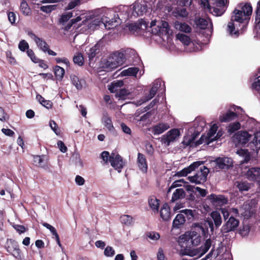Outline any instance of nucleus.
<instances>
[{
  "instance_id": "nucleus-1",
  "label": "nucleus",
  "mask_w": 260,
  "mask_h": 260,
  "mask_svg": "<svg viewBox=\"0 0 260 260\" xmlns=\"http://www.w3.org/2000/svg\"><path fill=\"white\" fill-rule=\"evenodd\" d=\"M252 13V7L250 3L240 4L233 11L231 21L228 23L227 31L230 35L238 37L243 32L245 26L244 21L250 19Z\"/></svg>"
},
{
  "instance_id": "nucleus-2",
  "label": "nucleus",
  "mask_w": 260,
  "mask_h": 260,
  "mask_svg": "<svg viewBox=\"0 0 260 260\" xmlns=\"http://www.w3.org/2000/svg\"><path fill=\"white\" fill-rule=\"evenodd\" d=\"M209 229L213 232L214 231V224L211 219H207L204 222L194 223L192 224L191 231L187 232L188 234L192 235H197L205 238L209 236Z\"/></svg>"
},
{
  "instance_id": "nucleus-3",
  "label": "nucleus",
  "mask_w": 260,
  "mask_h": 260,
  "mask_svg": "<svg viewBox=\"0 0 260 260\" xmlns=\"http://www.w3.org/2000/svg\"><path fill=\"white\" fill-rule=\"evenodd\" d=\"M101 157L105 164H107L109 161L111 166L119 172H121V170L123 167L122 157L118 154H115L112 153L110 155L108 151H104L101 154Z\"/></svg>"
},
{
  "instance_id": "nucleus-4",
  "label": "nucleus",
  "mask_w": 260,
  "mask_h": 260,
  "mask_svg": "<svg viewBox=\"0 0 260 260\" xmlns=\"http://www.w3.org/2000/svg\"><path fill=\"white\" fill-rule=\"evenodd\" d=\"M125 61V57L124 51L120 50L117 51L110 54L106 62V65L110 69H114L122 65Z\"/></svg>"
},
{
  "instance_id": "nucleus-5",
  "label": "nucleus",
  "mask_w": 260,
  "mask_h": 260,
  "mask_svg": "<svg viewBox=\"0 0 260 260\" xmlns=\"http://www.w3.org/2000/svg\"><path fill=\"white\" fill-rule=\"evenodd\" d=\"M5 247L7 251L16 258L19 260L23 259V253L19 248L18 242L14 239H7Z\"/></svg>"
},
{
  "instance_id": "nucleus-6",
  "label": "nucleus",
  "mask_w": 260,
  "mask_h": 260,
  "mask_svg": "<svg viewBox=\"0 0 260 260\" xmlns=\"http://www.w3.org/2000/svg\"><path fill=\"white\" fill-rule=\"evenodd\" d=\"M180 135V131L178 128H172L161 137V142L166 146H169L171 143L176 141Z\"/></svg>"
},
{
  "instance_id": "nucleus-7",
  "label": "nucleus",
  "mask_w": 260,
  "mask_h": 260,
  "mask_svg": "<svg viewBox=\"0 0 260 260\" xmlns=\"http://www.w3.org/2000/svg\"><path fill=\"white\" fill-rule=\"evenodd\" d=\"M147 3L144 0H137L134 4L131 17L136 18L145 14L148 9Z\"/></svg>"
},
{
  "instance_id": "nucleus-8",
  "label": "nucleus",
  "mask_w": 260,
  "mask_h": 260,
  "mask_svg": "<svg viewBox=\"0 0 260 260\" xmlns=\"http://www.w3.org/2000/svg\"><path fill=\"white\" fill-rule=\"evenodd\" d=\"M239 220L231 215L225 221L221 228V232L223 233H229L231 232H235L237 230L239 225Z\"/></svg>"
},
{
  "instance_id": "nucleus-9",
  "label": "nucleus",
  "mask_w": 260,
  "mask_h": 260,
  "mask_svg": "<svg viewBox=\"0 0 260 260\" xmlns=\"http://www.w3.org/2000/svg\"><path fill=\"white\" fill-rule=\"evenodd\" d=\"M216 169L229 170L233 167V159L228 157H218L213 161Z\"/></svg>"
},
{
  "instance_id": "nucleus-10",
  "label": "nucleus",
  "mask_w": 260,
  "mask_h": 260,
  "mask_svg": "<svg viewBox=\"0 0 260 260\" xmlns=\"http://www.w3.org/2000/svg\"><path fill=\"white\" fill-rule=\"evenodd\" d=\"M207 200L215 206H221L228 203V200L224 195H216L211 193L207 197Z\"/></svg>"
},
{
  "instance_id": "nucleus-11",
  "label": "nucleus",
  "mask_w": 260,
  "mask_h": 260,
  "mask_svg": "<svg viewBox=\"0 0 260 260\" xmlns=\"http://www.w3.org/2000/svg\"><path fill=\"white\" fill-rule=\"evenodd\" d=\"M246 178L251 181H255L260 185V168L252 167L246 173Z\"/></svg>"
},
{
  "instance_id": "nucleus-12",
  "label": "nucleus",
  "mask_w": 260,
  "mask_h": 260,
  "mask_svg": "<svg viewBox=\"0 0 260 260\" xmlns=\"http://www.w3.org/2000/svg\"><path fill=\"white\" fill-rule=\"evenodd\" d=\"M251 137L247 132L240 131L236 133L233 136V140L235 142L241 144H245L249 141Z\"/></svg>"
},
{
  "instance_id": "nucleus-13",
  "label": "nucleus",
  "mask_w": 260,
  "mask_h": 260,
  "mask_svg": "<svg viewBox=\"0 0 260 260\" xmlns=\"http://www.w3.org/2000/svg\"><path fill=\"white\" fill-rule=\"evenodd\" d=\"M28 35L34 40L36 43L38 48L44 52H46L48 50L49 45L47 42L41 38L38 37L36 34H35L32 31L28 32Z\"/></svg>"
},
{
  "instance_id": "nucleus-14",
  "label": "nucleus",
  "mask_w": 260,
  "mask_h": 260,
  "mask_svg": "<svg viewBox=\"0 0 260 260\" xmlns=\"http://www.w3.org/2000/svg\"><path fill=\"white\" fill-rule=\"evenodd\" d=\"M137 164L139 170L143 173L148 171V163L145 155L140 152L138 153Z\"/></svg>"
},
{
  "instance_id": "nucleus-15",
  "label": "nucleus",
  "mask_w": 260,
  "mask_h": 260,
  "mask_svg": "<svg viewBox=\"0 0 260 260\" xmlns=\"http://www.w3.org/2000/svg\"><path fill=\"white\" fill-rule=\"evenodd\" d=\"M170 128V125L167 123L161 122L153 125L150 129L154 135H159L164 133Z\"/></svg>"
},
{
  "instance_id": "nucleus-16",
  "label": "nucleus",
  "mask_w": 260,
  "mask_h": 260,
  "mask_svg": "<svg viewBox=\"0 0 260 260\" xmlns=\"http://www.w3.org/2000/svg\"><path fill=\"white\" fill-rule=\"evenodd\" d=\"M184 237H180L181 240H184V241H190L193 245L196 246L200 244L202 236H197V235H192L191 234H188L186 233L183 235Z\"/></svg>"
},
{
  "instance_id": "nucleus-17",
  "label": "nucleus",
  "mask_w": 260,
  "mask_h": 260,
  "mask_svg": "<svg viewBox=\"0 0 260 260\" xmlns=\"http://www.w3.org/2000/svg\"><path fill=\"white\" fill-rule=\"evenodd\" d=\"M238 117V115L236 113L229 110L219 117V120L221 122H227L236 119Z\"/></svg>"
},
{
  "instance_id": "nucleus-18",
  "label": "nucleus",
  "mask_w": 260,
  "mask_h": 260,
  "mask_svg": "<svg viewBox=\"0 0 260 260\" xmlns=\"http://www.w3.org/2000/svg\"><path fill=\"white\" fill-rule=\"evenodd\" d=\"M160 216L162 220L168 221L171 219L170 208L167 203H165L160 209Z\"/></svg>"
},
{
  "instance_id": "nucleus-19",
  "label": "nucleus",
  "mask_w": 260,
  "mask_h": 260,
  "mask_svg": "<svg viewBox=\"0 0 260 260\" xmlns=\"http://www.w3.org/2000/svg\"><path fill=\"white\" fill-rule=\"evenodd\" d=\"M204 169L201 168V171L196 173L197 179L200 184L205 182L207 180V177L209 173V170L205 166H203Z\"/></svg>"
},
{
  "instance_id": "nucleus-20",
  "label": "nucleus",
  "mask_w": 260,
  "mask_h": 260,
  "mask_svg": "<svg viewBox=\"0 0 260 260\" xmlns=\"http://www.w3.org/2000/svg\"><path fill=\"white\" fill-rule=\"evenodd\" d=\"M102 122L109 131H112L114 129L112 119L108 113H105L103 114Z\"/></svg>"
},
{
  "instance_id": "nucleus-21",
  "label": "nucleus",
  "mask_w": 260,
  "mask_h": 260,
  "mask_svg": "<svg viewBox=\"0 0 260 260\" xmlns=\"http://www.w3.org/2000/svg\"><path fill=\"white\" fill-rule=\"evenodd\" d=\"M185 217L183 214H178L173 220L172 226L173 228L179 229L185 221Z\"/></svg>"
},
{
  "instance_id": "nucleus-22",
  "label": "nucleus",
  "mask_w": 260,
  "mask_h": 260,
  "mask_svg": "<svg viewBox=\"0 0 260 260\" xmlns=\"http://www.w3.org/2000/svg\"><path fill=\"white\" fill-rule=\"evenodd\" d=\"M185 198V193L183 188H177L175 190V192L173 193L172 197L171 200L172 203Z\"/></svg>"
},
{
  "instance_id": "nucleus-23",
  "label": "nucleus",
  "mask_w": 260,
  "mask_h": 260,
  "mask_svg": "<svg viewBox=\"0 0 260 260\" xmlns=\"http://www.w3.org/2000/svg\"><path fill=\"white\" fill-rule=\"evenodd\" d=\"M123 85V82L121 80L115 81L109 86L108 89L111 93H116Z\"/></svg>"
},
{
  "instance_id": "nucleus-24",
  "label": "nucleus",
  "mask_w": 260,
  "mask_h": 260,
  "mask_svg": "<svg viewBox=\"0 0 260 260\" xmlns=\"http://www.w3.org/2000/svg\"><path fill=\"white\" fill-rule=\"evenodd\" d=\"M211 246V240L210 239L206 240L205 243L202 245L198 249L199 257L205 254L209 249Z\"/></svg>"
},
{
  "instance_id": "nucleus-25",
  "label": "nucleus",
  "mask_w": 260,
  "mask_h": 260,
  "mask_svg": "<svg viewBox=\"0 0 260 260\" xmlns=\"http://www.w3.org/2000/svg\"><path fill=\"white\" fill-rule=\"evenodd\" d=\"M53 70L56 80L61 81L65 73L64 69L59 66H55Z\"/></svg>"
},
{
  "instance_id": "nucleus-26",
  "label": "nucleus",
  "mask_w": 260,
  "mask_h": 260,
  "mask_svg": "<svg viewBox=\"0 0 260 260\" xmlns=\"http://www.w3.org/2000/svg\"><path fill=\"white\" fill-rule=\"evenodd\" d=\"M100 45L98 44H95L94 46L91 47L89 52L87 53L89 61H91L93 58L95 57L96 55L99 52Z\"/></svg>"
},
{
  "instance_id": "nucleus-27",
  "label": "nucleus",
  "mask_w": 260,
  "mask_h": 260,
  "mask_svg": "<svg viewBox=\"0 0 260 260\" xmlns=\"http://www.w3.org/2000/svg\"><path fill=\"white\" fill-rule=\"evenodd\" d=\"M211 217L214 221L215 226L218 228L222 223L221 217L220 213L218 211H213L211 213Z\"/></svg>"
},
{
  "instance_id": "nucleus-28",
  "label": "nucleus",
  "mask_w": 260,
  "mask_h": 260,
  "mask_svg": "<svg viewBox=\"0 0 260 260\" xmlns=\"http://www.w3.org/2000/svg\"><path fill=\"white\" fill-rule=\"evenodd\" d=\"M72 83L76 87L78 90L82 89L83 87V80L80 79L77 76L73 75L71 76Z\"/></svg>"
},
{
  "instance_id": "nucleus-29",
  "label": "nucleus",
  "mask_w": 260,
  "mask_h": 260,
  "mask_svg": "<svg viewBox=\"0 0 260 260\" xmlns=\"http://www.w3.org/2000/svg\"><path fill=\"white\" fill-rule=\"evenodd\" d=\"M255 13V23L256 24L255 28L257 30V31H260V0L257 4Z\"/></svg>"
},
{
  "instance_id": "nucleus-30",
  "label": "nucleus",
  "mask_w": 260,
  "mask_h": 260,
  "mask_svg": "<svg viewBox=\"0 0 260 260\" xmlns=\"http://www.w3.org/2000/svg\"><path fill=\"white\" fill-rule=\"evenodd\" d=\"M20 9L22 13L25 16H29L31 14V10L27 2L25 0L22 1Z\"/></svg>"
},
{
  "instance_id": "nucleus-31",
  "label": "nucleus",
  "mask_w": 260,
  "mask_h": 260,
  "mask_svg": "<svg viewBox=\"0 0 260 260\" xmlns=\"http://www.w3.org/2000/svg\"><path fill=\"white\" fill-rule=\"evenodd\" d=\"M159 200L154 196L150 197L148 200L149 205L153 210L158 211L159 205Z\"/></svg>"
},
{
  "instance_id": "nucleus-32",
  "label": "nucleus",
  "mask_w": 260,
  "mask_h": 260,
  "mask_svg": "<svg viewBox=\"0 0 260 260\" xmlns=\"http://www.w3.org/2000/svg\"><path fill=\"white\" fill-rule=\"evenodd\" d=\"M176 39L181 42L184 45L188 46L191 42L190 38L187 35L178 33L176 35Z\"/></svg>"
},
{
  "instance_id": "nucleus-33",
  "label": "nucleus",
  "mask_w": 260,
  "mask_h": 260,
  "mask_svg": "<svg viewBox=\"0 0 260 260\" xmlns=\"http://www.w3.org/2000/svg\"><path fill=\"white\" fill-rule=\"evenodd\" d=\"M120 220L121 223L129 226L133 223V217L129 215H122L120 217Z\"/></svg>"
},
{
  "instance_id": "nucleus-34",
  "label": "nucleus",
  "mask_w": 260,
  "mask_h": 260,
  "mask_svg": "<svg viewBox=\"0 0 260 260\" xmlns=\"http://www.w3.org/2000/svg\"><path fill=\"white\" fill-rule=\"evenodd\" d=\"M209 23L212 26V23L210 19L206 20L204 18H200L198 20L197 25L201 29H205L207 28Z\"/></svg>"
},
{
  "instance_id": "nucleus-35",
  "label": "nucleus",
  "mask_w": 260,
  "mask_h": 260,
  "mask_svg": "<svg viewBox=\"0 0 260 260\" xmlns=\"http://www.w3.org/2000/svg\"><path fill=\"white\" fill-rule=\"evenodd\" d=\"M139 70V69L136 67L129 68L126 70H123L121 72V75L122 76H136Z\"/></svg>"
},
{
  "instance_id": "nucleus-36",
  "label": "nucleus",
  "mask_w": 260,
  "mask_h": 260,
  "mask_svg": "<svg viewBox=\"0 0 260 260\" xmlns=\"http://www.w3.org/2000/svg\"><path fill=\"white\" fill-rule=\"evenodd\" d=\"M241 128V124L239 122L237 121L234 123H231L229 125L228 132L232 134L235 132L239 130Z\"/></svg>"
},
{
  "instance_id": "nucleus-37",
  "label": "nucleus",
  "mask_w": 260,
  "mask_h": 260,
  "mask_svg": "<svg viewBox=\"0 0 260 260\" xmlns=\"http://www.w3.org/2000/svg\"><path fill=\"white\" fill-rule=\"evenodd\" d=\"M237 186L240 191H248L250 188V184L247 181L237 182Z\"/></svg>"
},
{
  "instance_id": "nucleus-38",
  "label": "nucleus",
  "mask_w": 260,
  "mask_h": 260,
  "mask_svg": "<svg viewBox=\"0 0 260 260\" xmlns=\"http://www.w3.org/2000/svg\"><path fill=\"white\" fill-rule=\"evenodd\" d=\"M226 8L222 7H211V11H210L214 15L216 16H221L225 11Z\"/></svg>"
},
{
  "instance_id": "nucleus-39",
  "label": "nucleus",
  "mask_w": 260,
  "mask_h": 260,
  "mask_svg": "<svg viewBox=\"0 0 260 260\" xmlns=\"http://www.w3.org/2000/svg\"><path fill=\"white\" fill-rule=\"evenodd\" d=\"M73 17V13L72 12H68L64 13L59 19V22L62 25H64L70 18Z\"/></svg>"
},
{
  "instance_id": "nucleus-40",
  "label": "nucleus",
  "mask_w": 260,
  "mask_h": 260,
  "mask_svg": "<svg viewBox=\"0 0 260 260\" xmlns=\"http://www.w3.org/2000/svg\"><path fill=\"white\" fill-rule=\"evenodd\" d=\"M73 61L75 64L81 66L84 63V58L81 53H78L73 57Z\"/></svg>"
},
{
  "instance_id": "nucleus-41",
  "label": "nucleus",
  "mask_w": 260,
  "mask_h": 260,
  "mask_svg": "<svg viewBox=\"0 0 260 260\" xmlns=\"http://www.w3.org/2000/svg\"><path fill=\"white\" fill-rule=\"evenodd\" d=\"M178 26L177 28L181 31L188 33L191 30V28L187 24L185 23H180L177 25Z\"/></svg>"
},
{
  "instance_id": "nucleus-42",
  "label": "nucleus",
  "mask_w": 260,
  "mask_h": 260,
  "mask_svg": "<svg viewBox=\"0 0 260 260\" xmlns=\"http://www.w3.org/2000/svg\"><path fill=\"white\" fill-rule=\"evenodd\" d=\"M57 8L56 5H48V6H41L40 7V9L41 11L46 13H50L52 11L55 10Z\"/></svg>"
},
{
  "instance_id": "nucleus-43",
  "label": "nucleus",
  "mask_w": 260,
  "mask_h": 260,
  "mask_svg": "<svg viewBox=\"0 0 260 260\" xmlns=\"http://www.w3.org/2000/svg\"><path fill=\"white\" fill-rule=\"evenodd\" d=\"M173 13L176 14V15L183 17H186L188 15V13L185 8H177Z\"/></svg>"
},
{
  "instance_id": "nucleus-44",
  "label": "nucleus",
  "mask_w": 260,
  "mask_h": 260,
  "mask_svg": "<svg viewBox=\"0 0 260 260\" xmlns=\"http://www.w3.org/2000/svg\"><path fill=\"white\" fill-rule=\"evenodd\" d=\"M104 255L107 257H112L115 254V250L110 246H107L104 251Z\"/></svg>"
},
{
  "instance_id": "nucleus-45",
  "label": "nucleus",
  "mask_w": 260,
  "mask_h": 260,
  "mask_svg": "<svg viewBox=\"0 0 260 260\" xmlns=\"http://www.w3.org/2000/svg\"><path fill=\"white\" fill-rule=\"evenodd\" d=\"M146 235L152 240L156 241L160 238L159 234L156 232L151 231L147 232Z\"/></svg>"
},
{
  "instance_id": "nucleus-46",
  "label": "nucleus",
  "mask_w": 260,
  "mask_h": 260,
  "mask_svg": "<svg viewBox=\"0 0 260 260\" xmlns=\"http://www.w3.org/2000/svg\"><path fill=\"white\" fill-rule=\"evenodd\" d=\"M158 30L155 29L156 31L154 30V29H152V33L155 34L156 35L160 36V35H167L169 34V31L170 30H167V31L165 30L164 29L159 27V25H157Z\"/></svg>"
},
{
  "instance_id": "nucleus-47",
  "label": "nucleus",
  "mask_w": 260,
  "mask_h": 260,
  "mask_svg": "<svg viewBox=\"0 0 260 260\" xmlns=\"http://www.w3.org/2000/svg\"><path fill=\"white\" fill-rule=\"evenodd\" d=\"M116 22H117L115 20L114 21H113V19H109L108 20L106 19V20L105 21L104 24L106 28L110 29L116 27L117 25V24H115Z\"/></svg>"
},
{
  "instance_id": "nucleus-48",
  "label": "nucleus",
  "mask_w": 260,
  "mask_h": 260,
  "mask_svg": "<svg viewBox=\"0 0 260 260\" xmlns=\"http://www.w3.org/2000/svg\"><path fill=\"white\" fill-rule=\"evenodd\" d=\"M129 94V92L125 88L120 89L116 92V95L122 99H125Z\"/></svg>"
},
{
  "instance_id": "nucleus-49",
  "label": "nucleus",
  "mask_w": 260,
  "mask_h": 260,
  "mask_svg": "<svg viewBox=\"0 0 260 260\" xmlns=\"http://www.w3.org/2000/svg\"><path fill=\"white\" fill-rule=\"evenodd\" d=\"M18 48L22 52L25 51L26 50H27L28 49H29L28 43L24 40L20 41L18 45Z\"/></svg>"
},
{
  "instance_id": "nucleus-50",
  "label": "nucleus",
  "mask_w": 260,
  "mask_h": 260,
  "mask_svg": "<svg viewBox=\"0 0 260 260\" xmlns=\"http://www.w3.org/2000/svg\"><path fill=\"white\" fill-rule=\"evenodd\" d=\"M183 213L188 220H192L194 218V213L192 210L185 209L181 211Z\"/></svg>"
},
{
  "instance_id": "nucleus-51",
  "label": "nucleus",
  "mask_w": 260,
  "mask_h": 260,
  "mask_svg": "<svg viewBox=\"0 0 260 260\" xmlns=\"http://www.w3.org/2000/svg\"><path fill=\"white\" fill-rule=\"evenodd\" d=\"M191 173L190 171L189 170L188 167H186L181 170L180 171H178L176 173L175 176H178V177H183V176H186L188 174Z\"/></svg>"
},
{
  "instance_id": "nucleus-52",
  "label": "nucleus",
  "mask_w": 260,
  "mask_h": 260,
  "mask_svg": "<svg viewBox=\"0 0 260 260\" xmlns=\"http://www.w3.org/2000/svg\"><path fill=\"white\" fill-rule=\"evenodd\" d=\"M204 142H207V144H209V139L207 136L202 135L199 140L194 142V146H197L202 144Z\"/></svg>"
},
{
  "instance_id": "nucleus-53",
  "label": "nucleus",
  "mask_w": 260,
  "mask_h": 260,
  "mask_svg": "<svg viewBox=\"0 0 260 260\" xmlns=\"http://www.w3.org/2000/svg\"><path fill=\"white\" fill-rule=\"evenodd\" d=\"M26 53L32 62L34 63H37V62L39 61V58L36 56L35 54L32 49H28L26 51Z\"/></svg>"
},
{
  "instance_id": "nucleus-54",
  "label": "nucleus",
  "mask_w": 260,
  "mask_h": 260,
  "mask_svg": "<svg viewBox=\"0 0 260 260\" xmlns=\"http://www.w3.org/2000/svg\"><path fill=\"white\" fill-rule=\"evenodd\" d=\"M9 119V115L5 112L4 109L0 107V120L4 122L7 121Z\"/></svg>"
},
{
  "instance_id": "nucleus-55",
  "label": "nucleus",
  "mask_w": 260,
  "mask_h": 260,
  "mask_svg": "<svg viewBox=\"0 0 260 260\" xmlns=\"http://www.w3.org/2000/svg\"><path fill=\"white\" fill-rule=\"evenodd\" d=\"M182 143L185 146H194L193 143L194 144V142H193V140H191V138L190 137L184 136Z\"/></svg>"
},
{
  "instance_id": "nucleus-56",
  "label": "nucleus",
  "mask_w": 260,
  "mask_h": 260,
  "mask_svg": "<svg viewBox=\"0 0 260 260\" xmlns=\"http://www.w3.org/2000/svg\"><path fill=\"white\" fill-rule=\"evenodd\" d=\"M49 125L51 129L57 135H59L60 130L58 129V125L54 120H50L49 122Z\"/></svg>"
},
{
  "instance_id": "nucleus-57",
  "label": "nucleus",
  "mask_w": 260,
  "mask_h": 260,
  "mask_svg": "<svg viewBox=\"0 0 260 260\" xmlns=\"http://www.w3.org/2000/svg\"><path fill=\"white\" fill-rule=\"evenodd\" d=\"M204 164L203 161H197L193 162L191 164H190L188 167L191 172L192 171L195 170L196 169L198 168L200 166L203 165Z\"/></svg>"
},
{
  "instance_id": "nucleus-58",
  "label": "nucleus",
  "mask_w": 260,
  "mask_h": 260,
  "mask_svg": "<svg viewBox=\"0 0 260 260\" xmlns=\"http://www.w3.org/2000/svg\"><path fill=\"white\" fill-rule=\"evenodd\" d=\"M55 60L56 61V63H64L67 67H69L70 64L69 59L65 57H56L55 58Z\"/></svg>"
},
{
  "instance_id": "nucleus-59",
  "label": "nucleus",
  "mask_w": 260,
  "mask_h": 260,
  "mask_svg": "<svg viewBox=\"0 0 260 260\" xmlns=\"http://www.w3.org/2000/svg\"><path fill=\"white\" fill-rule=\"evenodd\" d=\"M155 88H151L150 90L149 94L145 98V100L143 102H146L152 99L156 94V91L154 89Z\"/></svg>"
},
{
  "instance_id": "nucleus-60",
  "label": "nucleus",
  "mask_w": 260,
  "mask_h": 260,
  "mask_svg": "<svg viewBox=\"0 0 260 260\" xmlns=\"http://www.w3.org/2000/svg\"><path fill=\"white\" fill-rule=\"evenodd\" d=\"M250 231V227L248 225H244L242 228L240 229L239 234L243 236L248 235Z\"/></svg>"
},
{
  "instance_id": "nucleus-61",
  "label": "nucleus",
  "mask_w": 260,
  "mask_h": 260,
  "mask_svg": "<svg viewBox=\"0 0 260 260\" xmlns=\"http://www.w3.org/2000/svg\"><path fill=\"white\" fill-rule=\"evenodd\" d=\"M145 147H146V153L150 156L153 155V154L154 152V150L152 145L150 143H147L145 145Z\"/></svg>"
},
{
  "instance_id": "nucleus-62",
  "label": "nucleus",
  "mask_w": 260,
  "mask_h": 260,
  "mask_svg": "<svg viewBox=\"0 0 260 260\" xmlns=\"http://www.w3.org/2000/svg\"><path fill=\"white\" fill-rule=\"evenodd\" d=\"M7 14L10 22L12 24H15L16 20V16L15 13L13 12H8Z\"/></svg>"
},
{
  "instance_id": "nucleus-63",
  "label": "nucleus",
  "mask_w": 260,
  "mask_h": 260,
  "mask_svg": "<svg viewBox=\"0 0 260 260\" xmlns=\"http://www.w3.org/2000/svg\"><path fill=\"white\" fill-rule=\"evenodd\" d=\"M180 254L182 256L189 255L192 256L195 255V254L192 251H191L190 249L187 248L181 249L180 251Z\"/></svg>"
},
{
  "instance_id": "nucleus-64",
  "label": "nucleus",
  "mask_w": 260,
  "mask_h": 260,
  "mask_svg": "<svg viewBox=\"0 0 260 260\" xmlns=\"http://www.w3.org/2000/svg\"><path fill=\"white\" fill-rule=\"evenodd\" d=\"M252 87L257 91L260 90V75L256 79L255 81L252 83Z\"/></svg>"
}]
</instances>
